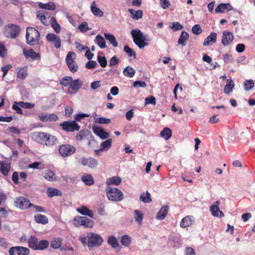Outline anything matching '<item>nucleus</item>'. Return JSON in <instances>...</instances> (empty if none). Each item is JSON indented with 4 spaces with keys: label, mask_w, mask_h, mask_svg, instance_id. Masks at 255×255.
<instances>
[{
    "label": "nucleus",
    "mask_w": 255,
    "mask_h": 255,
    "mask_svg": "<svg viewBox=\"0 0 255 255\" xmlns=\"http://www.w3.org/2000/svg\"><path fill=\"white\" fill-rule=\"evenodd\" d=\"M62 130L67 132H73L80 129V126L74 121H65L59 124Z\"/></svg>",
    "instance_id": "obj_8"
},
{
    "label": "nucleus",
    "mask_w": 255,
    "mask_h": 255,
    "mask_svg": "<svg viewBox=\"0 0 255 255\" xmlns=\"http://www.w3.org/2000/svg\"><path fill=\"white\" fill-rule=\"evenodd\" d=\"M20 32V27L16 24H9L5 26L4 34L5 36L10 38H15Z\"/></svg>",
    "instance_id": "obj_4"
},
{
    "label": "nucleus",
    "mask_w": 255,
    "mask_h": 255,
    "mask_svg": "<svg viewBox=\"0 0 255 255\" xmlns=\"http://www.w3.org/2000/svg\"><path fill=\"white\" fill-rule=\"evenodd\" d=\"M97 63L95 61L90 60L86 64V68L88 69L95 68Z\"/></svg>",
    "instance_id": "obj_61"
},
{
    "label": "nucleus",
    "mask_w": 255,
    "mask_h": 255,
    "mask_svg": "<svg viewBox=\"0 0 255 255\" xmlns=\"http://www.w3.org/2000/svg\"><path fill=\"white\" fill-rule=\"evenodd\" d=\"M76 58V54L73 51H69L66 57V63L67 65H70L71 63H75L74 60Z\"/></svg>",
    "instance_id": "obj_41"
},
{
    "label": "nucleus",
    "mask_w": 255,
    "mask_h": 255,
    "mask_svg": "<svg viewBox=\"0 0 255 255\" xmlns=\"http://www.w3.org/2000/svg\"><path fill=\"white\" fill-rule=\"evenodd\" d=\"M18 105L20 107L24 109H32L35 106L34 104L24 102H19Z\"/></svg>",
    "instance_id": "obj_57"
},
{
    "label": "nucleus",
    "mask_w": 255,
    "mask_h": 255,
    "mask_svg": "<svg viewBox=\"0 0 255 255\" xmlns=\"http://www.w3.org/2000/svg\"><path fill=\"white\" fill-rule=\"evenodd\" d=\"M77 211L83 215L88 216L93 218L94 217V213L92 211L89 210L87 207L82 206L80 208L77 209Z\"/></svg>",
    "instance_id": "obj_26"
},
{
    "label": "nucleus",
    "mask_w": 255,
    "mask_h": 255,
    "mask_svg": "<svg viewBox=\"0 0 255 255\" xmlns=\"http://www.w3.org/2000/svg\"><path fill=\"white\" fill-rule=\"evenodd\" d=\"M81 163L84 166H88L90 168H95L98 165V161L93 158L83 157L81 159Z\"/></svg>",
    "instance_id": "obj_15"
},
{
    "label": "nucleus",
    "mask_w": 255,
    "mask_h": 255,
    "mask_svg": "<svg viewBox=\"0 0 255 255\" xmlns=\"http://www.w3.org/2000/svg\"><path fill=\"white\" fill-rule=\"evenodd\" d=\"M192 216H187L184 217L181 221L180 226L182 228H185L190 226L192 224Z\"/></svg>",
    "instance_id": "obj_22"
},
{
    "label": "nucleus",
    "mask_w": 255,
    "mask_h": 255,
    "mask_svg": "<svg viewBox=\"0 0 255 255\" xmlns=\"http://www.w3.org/2000/svg\"><path fill=\"white\" fill-rule=\"evenodd\" d=\"M122 182L121 178L119 176H113L111 178H108L106 181L107 185H118L121 184Z\"/></svg>",
    "instance_id": "obj_27"
},
{
    "label": "nucleus",
    "mask_w": 255,
    "mask_h": 255,
    "mask_svg": "<svg viewBox=\"0 0 255 255\" xmlns=\"http://www.w3.org/2000/svg\"><path fill=\"white\" fill-rule=\"evenodd\" d=\"M217 40V34L215 32H211L204 40L203 42L204 46L212 45L215 43Z\"/></svg>",
    "instance_id": "obj_20"
},
{
    "label": "nucleus",
    "mask_w": 255,
    "mask_h": 255,
    "mask_svg": "<svg viewBox=\"0 0 255 255\" xmlns=\"http://www.w3.org/2000/svg\"><path fill=\"white\" fill-rule=\"evenodd\" d=\"M244 89L246 91L252 90L255 86L254 82L252 80H246L244 84Z\"/></svg>",
    "instance_id": "obj_50"
},
{
    "label": "nucleus",
    "mask_w": 255,
    "mask_h": 255,
    "mask_svg": "<svg viewBox=\"0 0 255 255\" xmlns=\"http://www.w3.org/2000/svg\"><path fill=\"white\" fill-rule=\"evenodd\" d=\"M38 6L40 8L44 9L49 10H54L56 8V5L53 2L49 1L46 3L38 2Z\"/></svg>",
    "instance_id": "obj_25"
},
{
    "label": "nucleus",
    "mask_w": 255,
    "mask_h": 255,
    "mask_svg": "<svg viewBox=\"0 0 255 255\" xmlns=\"http://www.w3.org/2000/svg\"><path fill=\"white\" fill-rule=\"evenodd\" d=\"M108 243L115 249H118V251H120L121 249V247L120 246L117 238L114 236H110L109 237Z\"/></svg>",
    "instance_id": "obj_21"
},
{
    "label": "nucleus",
    "mask_w": 255,
    "mask_h": 255,
    "mask_svg": "<svg viewBox=\"0 0 255 255\" xmlns=\"http://www.w3.org/2000/svg\"><path fill=\"white\" fill-rule=\"evenodd\" d=\"M75 151V148L69 144H63L59 147V153L64 157L71 156Z\"/></svg>",
    "instance_id": "obj_9"
},
{
    "label": "nucleus",
    "mask_w": 255,
    "mask_h": 255,
    "mask_svg": "<svg viewBox=\"0 0 255 255\" xmlns=\"http://www.w3.org/2000/svg\"><path fill=\"white\" fill-rule=\"evenodd\" d=\"M135 73V70L130 66H127L123 70L124 75L128 77L132 78Z\"/></svg>",
    "instance_id": "obj_36"
},
{
    "label": "nucleus",
    "mask_w": 255,
    "mask_h": 255,
    "mask_svg": "<svg viewBox=\"0 0 255 255\" xmlns=\"http://www.w3.org/2000/svg\"><path fill=\"white\" fill-rule=\"evenodd\" d=\"M46 38L48 42H52L56 48L58 49L61 47V41L58 35L49 33L46 35Z\"/></svg>",
    "instance_id": "obj_11"
},
{
    "label": "nucleus",
    "mask_w": 255,
    "mask_h": 255,
    "mask_svg": "<svg viewBox=\"0 0 255 255\" xmlns=\"http://www.w3.org/2000/svg\"><path fill=\"white\" fill-rule=\"evenodd\" d=\"M95 42L101 49H104L107 47L105 39L100 34L96 36Z\"/></svg>",
    "instance_id": "obj_33"
},
{
    "label": "nucleus",
    "mask_w": 255,
    "mask_h": 255,
    "mask_svg": "<svg viewBox=\"0 0 255 255\" xmlns=\"http://www.w3.org/2000/svg\"><path fill=\"white\" fill-rule=\"evenodd\" d=\"M189 38V34L185 32L182 31L180 35L178 40V43L184 46L186 44V41Z\"/></svg>",
    "instance_id": "obj_29"
},
{
    "label": "nucleus",
    "mask_w": 255,
    "mask_h": 255,
    "mask_svg": "<svg viewBox=\"0 0 255 255\" xmlns=\"http://www.w3.org/2000/svg\"><path fill=\"white\" fill-rule=\"evenodd\" d=\"M10 164L6 161H0V171L4 176H7L10 170Z\"/></svg>",
    "instance_id": "obj_19"
},
{
    "label": "nucleus",
    "mask_w": 255,
    "mask_h": 255,
    "mask_svg": "<svg viewBox=\"0 0 255 255\" xmlns=\"http://www.w3.org/2000/svg\"><path fill=\"white\" fill-rule=\"evenodd\" d=\"M47 194L48 197H52L55 196H61V192L57 189L48 188L47 190Z\"/></svg>",
    "instance_id": "obj_40"
},
{
    "label": "nucleus",
    "mask_w": 255,
    "mask_h": 255,
    "mask_svg": "<svg viewBox=\"0 0 255 255\" xmlns=\"http://www.w3.org/2000/svg\"><path fill=\"white\" fill-rule=\"evenodd\" d=\"M62 245V239L60 238H54L51 242V247L54 249H58L61 247Z\"/></svg>",
    "instance_id": "obj_37"
},
{
    "label": "nucleus",
    "mask_w": 255,
    "mask_h": 255,
    "mask_svg": "<svg viewBox=\"0 0 255 255\" xmlns=\"http://www.w3.org/2000/svg\"><path fill=\"white\" fill-rule=\"evenodd\" d=\"M90 132L87 129L81 130L79 133L76 135V139L78 141H81L83 138L89 135Z\"/></svg>",
    "instance_id": "obj_38"
},
{
    "label": "nucleus",
    "mask_w": 255,
    "mask_h": 255,
    "mask_svg": "<svg viewBox=\"0 0 255 255\" xmlns=\"http://www.w3.org/2000/svg\"><path fill=\"white\" fill-rule=\"evenodd\" d=\"M27 75V67L23 66L20 68L18 70L17 73V78L21 80H24L26 78Z\"/></svg>",
    "instance_id": "obj_28"
},
{
    "label": "nucleus",
    "mask_w": 255,
    "mask_h": 255,
    "mask_svg": "<svg viewBox=\"0 0 255 255\" xmlns=\"http://www.w3.org/2000/svg\"><path fill=\"white\" fill-rule=\"evenodd\" d=\"M121 244L125 247H129L131 244L130 238L128 235H124L121 240Z\"/></svg>",
    "instance_id": "obj_49"
},
{
    "label": "nucleus",
    "mask_w": 255,
    "mask_h": 255,
    "mask_svg": "<svg viewBox=\"0 0 255 255\" xmlns=\"http://www.w3.org/2000/svg\"><path fill=\"white\" fill-rule=\"evenodd\" d=\"M7 55V50L5 46L2 43L0 42V57L4 58Z\"/></svg>",
    "instance_id": "obj_53"
},
{
    "label": "nucleus",
    "mask_w": 255,
    "mask_h": 255,
    "mask_svg": "<svg viewBox=\"0 0 255 255\" xmlns=\"http://www.w3.org/2000/svg\"><path fill=\"white\" fill-rule=\"evenodd\" d=\"M91 9L92 13L95 16H103V12L99 8L96 6L95 1L93 2L91 6Z\"/></svg>",
    "instance_id": "obj_48"
},
{
    "label": "nucleus",
    "mask_w": 255,
    "mask_h": 255,
    "mask_svg": "<svg viewBox=\"0 0 255 255\" xmlns=\"http://www.w3.org/2000/svg\"><path fill=\"white\" fill-rule=\"evenodd\" d=\"M49 245V243L47 240H42L38 242V246L36 248V250H44L47 249Z\"/></svg>",
    "instance_id": "obj_43"
},
{
    "label": "nucleus",
    "mask_w": 255,
    "mask_h": 255,
    "mask_svg": "<svg viewBox=\"0 0 255 255\" xmlns=\"http://www.w3.org/2000/svg\"><path fill=\"white\" fill-rule=\"evenodd\" d=\"M235 87V84L232 79H228L227 84L225 86L224 92L225 94H228L231 93Z\"/></svg>",
    "instance_id": "obj_30"
},
{
    "label": "nucleus",
    "mask_w": 255,
    "mask_h": 255,
    "mask_svg": "<svg viewBox=\"0 0 255 255\" xmlns=\"http://www.w3.org/2000/svg\"><path fill=\"white\" fill-rule=\"evenodd\" d=\"M140 200L144 203H149L152 201L150 193L147 191L146 193L140 194Z\"/></svg>",
    "instance_id": "obj_44"
},
{
    "label": "nucleus",
    "mask_w": 255,
    "mask_h": 255,
    "mask_svg": "<svg viewBox=\"0 0 255 255\" xmlns=\"http://www.w3.org/2000/svg\"><path fill=\"white\" fill-rule=\"evenodd\" d=\"M35 222L37 223H41L42 224H46L48 222V218L42 214H37L34 217Z\"/></svg>",
    "instance_id": "obj_31"
},
{
    "label": "nucleus",
    "mask_w": 255,
    "mask_h": 255,
    "mask_svg": "<svg viewBox=\"0 0 255 255\" xmlns=\"http://www.w3.org/2000/svg\"><path fill=\"white\" fill-rule=\"evenodd\" d=\"M120 62V59L116 56H113L110 60L109 66L112 67L116 65Z\"/></svg>",
    "instance_id": "obj_63"
},
{
    "label": "nucleus",
    "mask_w": 255,
    "mask_h": 255,
    "mask_svg": "<svg viewBox=\"0 0 255 255\" xmlns=\"http://www.w3.org/2000/svg\"><path fill=\"white\" fill-rule=\"evenodd\" d=\"M233 10V8L229 3H220L215 9L216 13H224Z\"/></svg>",
    "instance_id": "obj_16"
},
{
    "label": "nucleus",
    "mask_w": 255,
    "mask_h": 255,
    "mask_svg": "<svg viewBox=\"0 0 255 255\" xmlns=\"http://www.w3.org/2000/svg\"><path fill=\"white\" fill-rule=\"evenodd\" d=\"M78 28L82 32H86L89 30L88 25L87 22H83L79 26Z\"/></svg>",
    "instance_id": "obj_62"
},
{
    "label": "nucleus",
    "mask_w": 255,
    "mask_h": 255,
    "mask_svg": "<svg viewBox=\"0 0 255 255\" xmlns=\"http://www.w3.org/2000/svg\"><path fill=\"white\" fill-rule=\"evenodd\" d=\"M107 195L110 200L121 201L124 198V195L121 190L117 188L108 187L106 188Z\"/></svg>",
    "instance_id": "obj_3"
},
{
    "label": "nucleus",
    "mask_w": 255,
    "mask_h": 255,
    "mask_svg": "<svg viewBox=\"0 0 255 255\" xmlns=\"http://www.w3.org/2000/svg\"><path fill=\"white\" fill-rule=\"evenodd\" d=\"M131 34L134 43L140 49L148 45L146 41H150L151 38L147 35H143V33L139 29H133Z\"/></svg>",
    "instance_id": "obj_1"
},
{
    "label": "nucleus",
    "mask_w": 255,
    "mask_h": 255,
    "mask_svg": "<svg viewBox=\"0 0 255 255\" xmlns=\"http://www.w3.org/2000/svg\"><path fill=\"white\" fill-rule=\"evenodd\" d=\"M185 255H196V253L192 248L186 247L185 250Z\"/></svg>",
    "instance_id": "obj_64"
},
{
    "label": "nucleus",
    "mask_w": 255,
    "mask_h": 255,
    "mask_svg": "<svg viewBox=\"0 0 255 255\" xmlns=\"http://www.w3.org/2000/svg\"><path fill=\"white\" fill-rule=\"evenodd\" d=\"M41 22L45 25H48L51 22V17H38Z\"/></svg>",
    "instance_id": "obj_60"
},
{
    "label": "nucleus",
    "mask_w": 255,
    "mask_h": 255,
    "mask_svg": "<svg viewBox=\"0 0 255 255\" xmlns=\"http://www.w3.org/2000/svg\"><path fill=\"white\" fill-rule=\"evenodd\" d=\"M55 175V173L51 170H47L45 171L44 177L49 181L53 180V177Z\"/></svg>",
    "instance_id": "obj_52"
},
{
    "label": "nucleus",
    "mask_w": 255,
    "mask_h": 255,
    "mask_svg": "<svg viewBox=\"0 0 255 255\" xmlns=\"http://www.w3.org/2000/svg\"><path fill=\"white\" fill-rule=\"evenodd\" d=\"M82 85V82L79 79L72 80L71 84L69 85L68 93L72 94L77 93Z\"/></svg>",
    "instance_id": "obj_12"
},
{
    "label": "nucleus",
    "mask_w": 255,
    "mask_h": 255,
    "mask_svg": "<svg viewBox=\"0 0 255 255\" xmlns=\"http://www.w3.org/2000/svg\"><path fill=\"white\" fill-rule=\"evenodd\" d=\"M29 253L27 248L21 246L12 247L9 250V255H28Z\"/></svg>",
    "instance_id": "obj_10"
},
{
    "label": "nucleus",
    "mask_w": 255,
    "mask_h": 255,
    "mask_svg": "<svg viewBox=\"0 0 255 255\" xmlns=\"http://www.w3.org/2000/svg\"><path fill=\"white\" fill-rule=\"evenodd\" d=\"M48 133H44L43 132H39L37 134V141L41 144L44 145L46 139L47 137Z\"/></svg>",
    "instance_id": "obj_42"
},
{
    "label": "nucleus",
    "mask_w": 255,
    "mask_h": 255,
    "mask_svg": "<svg viewBox=\"0 0 255 255\" xmlns=\"http://www.w3.org/2000/svg\"><path fill=\"white\" fill-rule=\"evenodd\" d=\"M74 222V225L77 227L83 226L85 228H92L94 225V222L93 220L84 216H77L75 217Z\"/></svg>",
    "instance_id": "obj_6"
},
{
    "label": "nucleus",
    "mask_w": 255,
    "mask_h": 255,
    "mask_svg": "<svg viewBox=\"0 0 255 255\" xmlns=\"http://www.w3.org/2000/svg\"><path fill=\"white\" fill-rule=\"evenodd\" d=\"M202 31L200 25L198 24L194 25L192 28V32L195 35H199Z\"/></svg>",
    "instance_id": "obj_59"
},
{
    "label": "nucleus",
    "mask_w": 255,
    "mask_h": 255,
    "mask_svg": "<svg viewBox=\"0 0 255 255\" xmlns=\"http://www.w3.org/2000/svg\"><path fill=\"white\" fill-rule=\"evenodd\" d=\"M219 204L220 202L219 201H217L214 203V204L212 205L210 208V210L212 214L214 216L220 217H222L224 216L223 213L219 209Z\"/></svg>",
    "instance_id": "obj_14"
},
{
    "label": "nucleus",
    "mask_w": 255,
    "mask_h": 255,
    "mask_svg": "<svg viewBox=\"0 0 255 255\" xmlns=\"http://www.w3.org/2000/svg\"><path fill=\"white\" fill-rule=\"evenodd\" d=\"M95 122L99 124H108L110 123L111 120L105 118L99 117L95 119Z\"/></svg>",
    "instance_id": "obj_56"
},
{
    "label": "nucleus",
    "mask_w": 255,
    "mask_h": 255,
    "mask_svg": "<svg viewBox=\"0 0 255 255\" xmlns=\"http://www.w3.org/2000/svg\"><path fill=\"white\" fill-rule=\"evenodd\" d=\"M97 60L102 67L105 68L106 67L107 65V61L105 56L98 55Z\"/></svg>",
    "instance_id": "obj_55"
},
{
    "label": "nucleus",
    "mask_w": 255,
    "mask_h": 255,
    "mask_svg": "<svg viewBox=\"0 0 255 255\" xmlns=\"http://www.w3.org/2000/svg\"><path fill=\"white\" fill-rule=\"evenodd\" d=\"M171 135L172 131L170 128H164L160 132V136L165 140H168L171 137Z\"/></svg>",
    "instance_id": "obj_39"
},
{
    "label": "nucleus",
    "mask_w": 255,
    "mask_h": 255,
    "mask_svg": "<svg viewBox=\"0 0 255 255\" xmlns=\"http://www.w3.org/2000/svg\"><path fill=\"white\" fill-rule=\"evenodd\" d=\"M73 78L71 76H65L60 81V84L65 87L68 86L72 82Z\"/></svg>",
    "instance_id": "obj_45"
},
{
    "label": "nucleus",
    "mask_w": 255,
    "mask_h": 255,
    "mask_svg": "<svg viewBox=\"0 0 255 255\" xmlns=\"http://www.w3.org/2000/svg\"><path fill=\"white\" fill-rule=\"evenodd\" d=\"M28 246L34 250L38 246V240L35 236H31L28 240Z\"/></svg>",
    "instance_id": "obj_32"
},
{
    "label": "nucleus",
    "mask_w": 255,
    "mask_h": 255,
    "mask_svg": "<svg viewBox=\"0 0 255 255\" xmlns=\"http://www.w3.org/2000/svg\"><path fill=\"white\" fill-rule=\"evenodd\" d=\"M233 33L229 31H224L222 43L224 46L230 44L233 39Z\"/></svg>",
    "instance_id": "obj_17"
},
{
    "label": "nucleus",
    "mask_w": 255,
    "mask_h": 255,
    "mask_svg": "<svg viewBox=\"0 0 255 255\" xmlns=\"http://www.w3.org/2000/svg\"><path fill=\"white\" fill-rule=\"evenodd\" d=\"M57 142L58 139L56 137V136L48 133L44 145L52 146L56 144Z\"/></svg>",
    "instance_id": "obj_24"
},
{
    "label": "nucleus",
    "mask_w": 255,
    "mask_h": 255,
    "mask_svg": "<svg viewBox=\"0 0 255 255\" xmlns=\"http://www.w3.org/2000/svg\"><path fill=\"white\" fill-rule=\"evenodd\" d=\"M23 54L26 58H31L32 60H40L41 56L39 53L35 52L32 49H23Z\"/></svg>",
    "instance_id": "obj_13"
},
{
    "label": "nucleus",
    "mask_w": 255,
    "mask_h": 255,
    "mask_svg": "<svg viewBox=\"0 0 255 255\" xmlns=\"http://www.w3.org/2000/svg\"><path fill=\"white\" fill-rule=\"evenodd\" d=\"M145 104H152L155 105L156 104V99L153 96H150L146 97L145 99Z\"/></svg>",
    "instance_id": "obj_58"
},
{
    "label": "nucleus",
    "mask_w": 255,
    "mask_h": 255,
    "mask_svg": "<svg viewBox=\"0 0 255 255\" xmlns=\"http://www.w3.org/2000/svg\"><path fill=\"white\" fill-rule=\"evenodd\" d=\"M93 128L94 133L101 139H105L109 137V134L105 131L103 128L99 127H94Z\"/></svg>",
    "instance_id": "obj_18"
},
{
    "label": "nucleus",
    "mask_w": 255,
    "mask_h": 255,
    "mask_svg": "<svg viewBox=\"0 0 255 255\" xmlns=\"http://www.w3.org/2000/svg\"><path fill=\"white\" fill-rule=\"evenodd\" d=\"M112 145V139H108L103 142L100 145V150L103 151L104 150H108Z\"/></svg>",
    "instance_id": "obj_46"
},
{
    "label": "nucleus",
    "mask_w": 255,
    "mask_h": 255,
    "mask_svg": "<svg viewBox=\"0 0 255 255\" xmlns=\"http://www.w3.org/2000/svg\"><path fill=\"white\" fill-rule=\"evenodd\" d=\"M81 179L82 181L87 185L90 186L93 185L94 184V180L93 177L91 174L84 175L82 177Z\"/></svg>",
    "instance_id": "obj_35"
},
{
    "label": "nucleus",
    "mask_w": 255,
    "mask_h": 255,
    "mask_svg": "<svg viewBox=\"0 0 255 255\" xmlns=\"http://www.w3.org/2000/svg\"><path fill=\"white\" fill-rule=\"evenodd\" d=\"M168 210L169 206L168 205L162 206L158 212L156 218L160 220H163L168 214Z\"/></svg>",
    "instance_id": "obj_23"
},
{
    "label": "nucleus",
    "mask_w": 255,
    "mask_h": 255,
    "mask_svg": "<svg viewBox=\"0 0 255 255\" xmlns=\"http://www.w3.org/2000/svg\"><path fill=\"white\" fill-rule=\"evenodd\" d=\"M40 32L32 27H27L25 35L26 43L30 46H34L39 43Z\"/></svg>",
    "instance_id": "obj_2"
},
{
    "label": "nucleus",
    "mask_w": 255,
    "mask_h": 255,
    "mask_svg": "<svg viewBox=\"0 0 255 255\" xmlns=\"http://www.w3.org/2000/svg\"><path fill=\"white\" fill-rule=\"evenodd\" d=\"M51 26L56 33H59L61 30L60 25L57 23L55 17H51Z\"/></svg>",
    "instance_id": "obj_47"
},
{
    "label": "nucleus",
    "mask_w": 255,
    "mask_h": 255,
    "mask_svg": "<svg viewBox=\"0 0 255 255\" xmlns=\"http://www.w3.org/2000/svg\"><path fill=\"white\" fill-rule=\"evenodd\" d=\"M104 36L105 38L109 41L110 43L114 47H117L118 46V43L116 40L115 37L111 33H105Z\"/></svg>",
    "instance_id": "obj_34"
},
{
    "label": "nucleus",
    "mask_w": 255,
    "mask_h": 255,
    "mask_svg": "<svg viewBox=\"0 0 255 255\" xmlns=\"http://www.w3.org/2000/svg\"><path fill=\"white\" fill-rule=\"evenodd\" d=\"M15 206L21 210L28 209L33 206V204L30 203L29 199L22 197L19 196L16 197L14 200Z\"/></svg>",
    "instance_id": "obj_7"
},
{
    "label": "nucleus",
    "mask_w": 255,
    "mask_h": 255,
    "mask_svg": "<svg viewBox=\"0 0 255 255\" xmlns=\"http://www.w3.org/2000/svg\"><path fill=\"white\" fill-rule=\"evenodd\" d=\"M88 239L87 246L88 247H99L103 242V238L99 235L94 233H88Z\"/></svg>",
    "instance_id": "obj_5"
},
{
    "label": "nucleus",
    "mask_w": 255,
    "mask_h": 255,
    "mask_svg": "<svg viewBox=\"0 0 255 255\" xmlns=\"http://www.w3.org/2000/svg\"><path fill=\"white\" fill-rule=\"evenodd\" d=\"M124 51L129 57H133L134 59L136 58V53L135 51L130 48L128 45H126L124 48Z\"/></svg>",
    "instance_id": "obj_51"
},
{
    "label": "nucleus",
    "mask_w": 255,
    "mask_h": 255,
    "mask_svg": "<svg viewBox=\"0 0 255 255\" xmlns=\"http://www.w3.org/2000/svg\"><path fill=\"white\" fill-rule=\"evenodd\" d=\"M135 220V221L138 223H141L143 219V214L139 210H136L134 211Z\"/></svg>",
    "instance_id": "obj_54"
}]
</instances>
